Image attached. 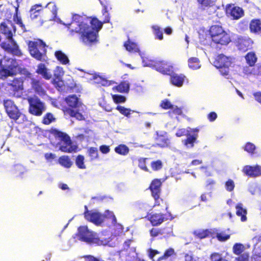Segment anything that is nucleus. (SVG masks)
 I'll return each instance as SVG.
<instances>
[{
  "label": "nucleus",
  "mask_w": 261,
  "mask_h": 261,
  "mask_svg": "<svg viewBox=\"0 0 261 261\" xmlns=\"http://www.w3.org/2000/svg\"><path fill=\"white\" fill-rule=\"evenodd\" d=\"M67 28L69 35L73 36L75 34H81V39L86 44L97 42V32L91 30L90 25L83 20V17L74 14L70 23L64 24Z\"/></svg>",
  "instance_id": "nucleus-1"
},
{
  "label": "nucleus",
  "mask_w": 261,
  "mask_h": 261,
  "mask_svg": "<svg viewBox=\"0 0 261 261\" xmlns=\"http://www.w3.org/2000/svg\"><path fill=\"white\" fill-rule=\"evenodd\" d=\"M85 211L84 213L85 218L89 222H91L96 225H99L102 223L106 219H110L111 223L113 225H116L117 223V220L114 213L112 212L107 210L106 211L105 214L101 213L89 211L86 205L85 206Z\"/></svg>",
  "instance_id": "nucleus-2"
},
{
  "label": "nucleus",
  "mask_w": 261,
  "mask_h": 261,
  "mask_svg": "<svg viewBox=\"0 0 261 261\" xmlns=\"http://www.w3.org/2000/svg\"><path fill=\"white\" fill-rule=\"evenodd\" d=\"M50 133L56 138L60 140L59 143V150L63 152L72 153L77 151V146L72 145V142L70 137L65 133L56 128H51Z\"/></svg>",
  "instance_id": "nucleus-3"
},
{
  "label": "nucleus",
  "mask_w": 261,
  "mask_h": 261,
  "mask_svg": "<svg viewBox=\"0 0 261 261\" xmlns=\"http://www.w3.org/2000/svg\"><path fill=\"white\" fill-rule=\"evenodd\" d=\"M31 56L37 61H44L47 58V46L41 39L35 41H29L27 43Z\"/></svg>",
  "instance_id": "nucleus-4"
},
{
  "label": "nucleus",
  "mask_w": 261,
  "mask_h": 261,
  "mask_svg": "<svg viewBox=\"0 0 261 261\" xmlns=\"http://www.w3.org/2000/svg\"><path fill=\"white\" fill-rule=\"evenodd\" d=\"M208 33L212 41L215 44L226 45L231 41L229 35L221 25H212Z\"/></svg>",
  "instance_id": "nucleus-5"
},
{
  "label": "nucleus",
  "mask_w": 261,
  "mask_h": 261,
  "mask_svg": "<svg viewBox=\"0 0 261 261\" xmlns=\"http://www.w3.org/2000/svg\"><path fill=\"white\" fill-rule=\"evenodd\" d=\"M27 100L29 104V112L34 116H41L46 110L45 103L36 96L29 97Z\"/></svg>",
  "instance_id": "nucleus-6"
},
{
  "label": "nucleus",
  "mask_w": 261,
  "mask_h": 261,
  "mask_svg": "<svg viewBox=\"0 0 261 261\" xmlns=\"http://www.w3.org/2000/svg\"><path fill=\"white\" fill-rule=\"evenodd\" d=\"M4 106L6 112L8 117L13 120L15 122H17L19 118L21 117H24L17 106L14 103V102L11 99L4 100Z\"/></svg>",
  "instance_id": "nucleus-7"
},
{
  "label": "nucleus",
  "mask_w": 261,
  "mask_h": 261,
  "mask_svg": "<svg viewBox=\"0 0 261 261\" xmlns=\"http://www.w3.org/2000/svg\"><path fill=\"white\" fill-rule=\"evenodd\" d=\"M148 66L164 75H170L173 71V66L163 60L150 61Z\"/></svg>",
  "instance_id": "nucleus-8"
},
{
  "label": "nucleus",
  "mask_w": 261,
  "mask_h": 261,
  "mask_svg": "<svg viewBox=\"0 0 261 261\" xmlns=\"http://www.w3.org/2000/svg\"><path fill=\"white\" fill-rule=\"evenodd\" d=\"M146 217H148L147 219L153 226H159L163 222L168 220H171L173 219V217L170 213L165 214L162 213H152L148 214Z\"/></svg>",
  "instance_id": "nucleus-9"
},
{
  "label": "nucleus",
  "mask_w": 261,
  "mask_h": 261,
  "mask_svg": "<svg viewBox=\"0 0 261 261\" xmlns=\"http://www.w3.org/2000/svg\"><path fill=\"white\" fill-rule=\"evenodd\" d=\"M23 81L21 78H15L11 83L7 84L8 91L10 96L14 97H20V95L18 94L19 91L23 89Z\"/></svg>",
  "instance_id": "nucleus-10"
},
{
  "label": "nucleus",
  "mask_w": 261,
  "mask_h": 261,
  "mask_svg": "<svg viewBox=\"0 0 261 261\" xmlns=\"http://www.w3.org/2000/svg\"><path fill=\"white\" fill-rule=\"evenodd\" d=\"M238 49L242 51H246L252 47L253 41L248 36H239L235 41Z\"/></svg>",
  "instance_id": "nucleus-11"
},
{
  "label": "nucleus",
  "mask_w": 261,
  "mask_h": 261,
  "mask_svg": "<svg viewBox=\"0 0 261 261\" xmlns=\"http://www.w3.org/2000/svg\"><path fill=\"white\" fill-rule=\"evenodd\" d=\"M226 13L233 19H238L244 15L243 10L234 4H227L226 6Z\"/></svg>",
  "instance_id": "nucleus-12"
},
{
  "label": "nucleus",
  "mask_w": 261,
  "mask_h": 261,
  "mask_svg": "<svg viewBox=\"0 0 261 261\" xmlns=\"http://www.w3.org/2000/svg\"><path fill=\"white\" fill-rule=\"evenodd\" d=\"M9 40L11 43L12 45L6 42H2L0 44L1 47L8 53L16 56H21L22 55L21 51L19 49L18 45L15 40L13 38L12 40Z\"/></svg>",
  "instance_id": "nucleus-13"
},
{
  "label": "nucleus",
  "mask_w": 261,
  "mask_h": 261,
  "mask_svg": "<svg viewBox=\"0 0 261 261\" xmlns=\"http://www.w3.org/2000/svg\"><path fill=\"white\" fill-rule=\"evenodd\" d=\"M78 236L80 240L91 243L93 241V236L87 226H81L78 228Z\"/></svg>",
  "instance_id": "nucleus-14"
},
{
  "label": "nucleus",
  "mask_w": 261,
  "mask_h": 261,
  "mask_svg": "<svg viewBox=\"0 0 261 261\" xmlns=\"http://www.w3.org/2000/svg\"><path fill=\"white\" fill-rule=\"evenodd\" d=\"M242 172L250 177H256L261 175V166L256 165L254 166L250 165L245 166Z\"/></svg>",
  "instance_id": "nucleus-15"
},
{
  "label": "nucleus",
  "mask_w": 261,
  "mask_h": 261,
  "mask_svg": "<svg viewBox=\"0 0 261 261\" xmlns=\"http://www.w3.org/2000/svg\"><path fill=\"white\" fill-rule=\"evenodd\" d=\"M0 29L2 33L5 35L8 40H12V30L15 31V27L13 23L9 21L7 23L2 22L0 25Z\"/></svg>",
  "instance_id": "nucleus-16"
},
{
  "label": "nucleus",
  "mask_w": 261,
  "mask_h": 261,
  "mask_svg": "<svg viewBox=\"0 0 261 261\" xmlns=\"http://www.w3.org/2000/svg\"><path fill=\"white\" fill-rule=\"evenodd\" d=\"M214 64L217 68L230 66L231 64V59L223 54H220L217 57L214 61Z\"/></svg>",
  "instance_id": "nucleus-17"
},
{
  "label": "nucleus",
  "mask_w": 261,
  "mask_h": 261,
  "mask_svg": "<svg viewBox=\"0 0 261 261\" xmlns=\"http://www.w3.org/2000/svg\"><path fill=\"white\" fill-rule=\"evenodd\" d=\"M170 83L177 87H181L186 80V76L184 74H177L173 72L169 75Z\"/></svg>",
  "instance_id": "nucleus-18"
},
{
  "label": "nucleus",
  "mask_w": 261,
  "mask_h": 261,
  "mask_svg": "<svg viewBox=\"0 0 261 261\" xmlns=\"http://www.w3.org/2000/svg\"><path fill=\"white\" fill-rule=\"evenodd\" d=\"M162 182L161 179L154 178L150 184L148 189L151 192V195L161 194Z\"/></svg>",
  "instance_id": "nucleus-19"
},
{
  "label": "nucleus",
  "mask_w": 261,
  "mask_h": 261,
  "mask_svg": "<svg viewBox=\"0 0 261 261\" xmlns=\"http://www.w3.org/2000/svg\"><path fill=\"white\" fill-rule=\"evenodd\" d=\"M156 145L162 148L168 147L170 143V140L167 136L166 132L156 133V137L155 139Z\"/></svg>",
  "instance_id": "nucleus-20"
},
{
  "label": "nucleus",
  "mask_w": 261,
  "mask_h": 261,
  "mask_svg": "<svg viewBox=\"0 0 261 261\" xmlns=\"http://www.w3.org/2000/svg\"><path fill=\"white\" fill-rule=\"evenodd\" d=\"M194 234L197 238L202 239L207 237L215 238L216 229H206L201 230L195 231Z\"/></svg>",
  "instance_id": "nucleus-21"
},
{
  "label": "nucleus",
  "mask_w": 261,
  "mask_h": 261,
  "mask_svg": "<svg viewBox=\"0 0 261 261\" xmlns=\"http://www.w3.org/2000/svg\"><path fill=\"white\" fill-rule=\"evenodd\" d=\"M249 30L251 33L261 36V19H252L249 23Z\"/></svg>",
  "instance_id": "nucleus-22"
},
{
  "label": "nucleus",
  "mask_w": 261,
  "mask_h": 261,
  "mask_svg": "<svg viewBox=\"0 0 261 261\" xmlns=\"http://www.w3.org/2000/svg\"><path fill=\"white\" fill-rule=\"evenodd\" d=\"M32 88L34 91L40 95H44L45 91L44 90L43 85V83L39 80L32 78L31 79Z\"/></svg>",
  "instance_id": "nucleus-23"
},
{
  "label": "nucleus",
  "mask_w": 261,
  "mask_h": 261,
  "mask_svg": "<svg viewBox=\"0 0 261 261\" xmlns=\"http://www.w3.org/2000/svg\"><path fill=\"white\" fill-rule=\"evenodd\" d=\"M36 72L40 74L45 80H48L51 78V74L48 72L47 68L43 63H40L38 65Z\"/></svg>",
  "instance_id": "nucleus-24"
},
{
  "label": "nucleus",
  "mask_w": 261,
  "mask_h": 261,
  "mask_svg": "<svg viewBox=\"0 0 261 261\" xmlns=\"http://www.w3.org/2000/svg\"><path fill=\"white\" fill-rule=\"evenodd\" d=\"M186 136L187 138L182 141L183 144L187 147H193L194 143L196 142L198 135L191 134V133H189Z\"/></svg>",
  "instance_id": "nucleus-25"
},
{
  "label": "nucleus",
  "mask_w": 261,
  "mask_h": 261,
  "mask_svg": "<svg viewBox=\"0 0 261 261\" xmlns=\"http://www.w3.org/2000/svg\"><path fill=\"white\" fill-rule=\"evenodd\" d=\"M129 90V84L125 81H121L119 84L114 86L113 90L119 93H127Z\"/></svg>",
  "instance_id": "nucleus-26"
},
{
  "label": "nucleus",
  "mask_w": 261,
  "mask_h": 261,
  "mask_svg": "<svg viewBox=\"0 0 261 261\" xmlns=\"http://www.w3.org/2000/svg\"><path fill=\"white\" fill-rule=\"evenodd\" d=\"M56 121L57 118L53 113L47 112L43 116L41 123L44 125H48L56 122Z\"/></svg>",
  "instance_id": "nucleus-27"
},
{
  "label": "nucleus",
  "mask_w": 261,
  "mask_h": 261,
  "mask_svg": "<svg viewBox=\"0 0 261 261\" xmlns=\"http://www.w3.org/2000/svg\"><path fill=\"white\" fill-rule=\"evenodd\" d=\"M236 214L238 216L241 217V220L242 222L247 220L246 215L247 212L246 209L243 208V204L241 203H238L236 206Z\"/></svg>",
  "instance_id": "nucleus-28"
},
{
  "label": "nucleus",
  "mask_w": 261,
  "mask_h": 261,
  "mask_svg": "<svg viewBox=\"0 0 261 261\" xmlns=\"http://www.w3.org/2000/svg\"><path fill=\"white\" fill-rule=\"evenodd\" d=\"M126 50L130 53H138L140 51V49L138 45L135 42H134L128 39L123 44Z\"/></svg>",
  "instance_id": "nucleus-29"
},
{
  "label": "nucleus",
  "mask_w": 261,
  "mask_h": 261,
  "mask_svg": "<svg viewBox=\"0 0 261 261\" xmlns=\"http://www.w3.org/2000/svg\"><path fill=\"white\" fill-rule=\"evenodd\" d=\"M59 164L65 168H70L73 165L70 158L68 155H62L58 159Z\"/></svg>",
  "instance_id": "nucleus-30"
},
{
  "label": "nucleus",
  "mask_w": 261,
  "mask_h": 261,
  "mask_svg": "<svg viewBox=\"0 0 261 261\" xmlns=\"http://www.w3.org/2000/svg\"><path fill=\"white\" fill-rule=\"evenodd\" d=\"M55 56L57 60L63 65H67L69 63L68 57L61 50L56 51Z\"/></svg>",
  "instance_id": "nucleus-31"
},
{
  "label": "nucleus",
  "mask_w": 261,
  "mask_h": 261,
  "mask_svg": "<svg viewBox=\"0 0 261 261\" xmlns=\"http://www.w3.org/2000/svg\"><path fill=\"white\" fill-rule=\"evenodd\" d=\"M42 9V6L41 4H36L32 6L30 11L31 19L37 18L40 15V12Z\"/></svg>",
  "instance_id": "nucleus-32"
},
{
  "label": "nucleus",
  "mask_w": 261,
  "mask_h": 261,
  "mask_svg": "<svg viewBox=\"0 0 261 261\" xmlns=\"http://www.w3.org/2000/svg\"><path fill=\"white\" fill-rule=\"evenodd\" d=\"M65 112L69 115L71 117H75L77 120L81 121L84 120L85 117L84 115L80 113L78 111H75L71 108H66Z\"/></svg>",
  "instance_id": "nucleus-33"
},
{
  "label": "nucleus",
  "mask_w": 261,
  "mask_h": 261,
  "mask_svg": "<svg viewBox=\"0 0 261 261\" xmlns=\"http://www.w3.org/2000/svg\"><path fill=\"white\" fill-rule=\"evenodd\" d=\"M101 5L102 6V13L105 15L106 14V18L103 20V23H107L110 21V17L108 14L109 3L106 0H99Z\"/></svg>",
  "instance_id": "nucleus-34"
},
{
  "label": "nucleus",
  "mask_w": 261,
  "mask_h": 261,
  "mask_svg": "<svg viewBox=\"0 0 261 261\" xmlns=\"http://www.w3.org/2000/svg\"><path fill=\"white\" fill-rule=\"evenodd\" d=\"M65 101L69 107L75 108L78 106L79 99L75 95H71L67 96Z\"/></svg>",
  "instance_id": "nucleus-35"
},
{
  "label": "nucleus",
  "mask_w": 261,
  "mask_h": 261,
  "mask_svg": "<svg viewBox=\"0 0 261 261\" xmlns=\"http://www.w3.org/2000/svg\"><path fill=\"white\" fill-rule=\"evenodd\" d=\"M247 63L250 66H253L257 61V57L254 52L250 51L245 56Z\"/></svg>",
  "instance_id": "nucleus-36"
},
{
  "label": "nucleus",
  "mask_w": 261,
  "mask_h": 261,
  "mask_svg": "<svg viewBox=\"0 0 261 261\" xmlns=\"http://www.w3.org/2000/svg\"><path fill=\"white\" fill-rule=\"evenodd\" d=\"M165 228L153 227L149 230V234L152 239L159 236H162L169 233L165 232Z\"/></svg>",
  "instance_id": "nucleus-37"
},
{
  "label": "nucleus",
  "mask_w": 261,
  "mask_h": 261,
  "mask_svg": "<svg viewBox=\"0 0 261 261\" xmlns=\"http://www.w3.org/2000/svg\"><path fill=\"white\" fill-rule=\"evenodd\" d=\"M91 25L90 27L92 30L98 32L102 27V22L100 21L97 18L94 17L90 20Z\"/></svg>",
  "instance_id": "nucleus-38"
},
{
  "label": "nucleus",
  "mask_w": 261,
  "mask_h": 261,
  "mask_svg": "<svg viewBox=\"0 0 261 261\" xmlns=\"http://www.w3.org/2000/svg\"><path fill=\"white\" fill-rule=\"evenodd\" d=\"M188 65L193 70L198 69L200 67V61L197 58L191 57L188 60Z\"/></svg>",
  "instance_id": "nucleus-39"
},
{
  "label": "nucleus",
  "mask_w": 261,
  "mask_h": 261,
  "mask_svg": "<svg viewBox=\"0 0 261 261\" xmlns=\"http://www.w3.org/2000/svg\"><path fill=\"white\" fill-rule=\"evenodd\" d=\"M153 33L154 35L155 38L159 40L163 39V34L162 29L157 25H153L151 26Z\"/></svg>",
  "instance_id": "nucleus-40"
},
{
  "label": "nucleus",
  "mask_w": 261,
  "mask_h": 261,
  "mask_svg": "<svg viewBox=\"0 0 261 261\" xmlns=\"http://www.w3.org/2000/svg\"><path fill=\"white\" fill-rule=\"evenodd\" d=\"M115 151L120 155H125L129 152L128 147L124 144H120L116 146L115 149Z\"/></svg>",
  "instance_id": "nucleus-41"
},
{
  "label": "nucleus",
  "mask_w": 261,
  "mask_h": 261,
  "mask_svg": "<svg viewBox=\"0 0 261 261\" xmlns=\"http://www.w3.org/2000/svg\"><path fill=\"white\" fill-rule=\"evenodd\" d=\"M11 172L13 174L16 175V176H19L21 175L24 172V168L21 164H16L15 165L12 170Z\"/></svg>",
  "instance_id": "nucleus-42"
},
{
  "label": "nucleus",
  "mask_w": 261,
  "mask_h": 261,
  "mask_svg": "<svg viewBox=\"0 0 261 261\" xmlns=\"http://www.w3.org/2000/svg\"><path fill=\"white\" fill-rule=\"evenodd\" d=\"M168 115L171 117H177L182 114L181 108H178L177 106L173 107L168 112Z\"/></svg>",
  "instance_id": "nucleus-43"
},
{
  "label": "nucleus",
  "mask_w": 261,
  "mask_h": 261,
  "mask_svg": "<svg viewBox=\"0 0 261 261\" xmlns=\"http://www.w3.org/2000/svg\"><path fill=\"white\" fill-rule=\"evenodd\" d=\"M197 2L202 10L212 7L214 5L213 0H197Z\"/></svg>",
  "instance_id": "nucleus-44"
},
{
  "label": "nucleus",
  "mask_w": 261,
  "mask_h": 261,
  "mask_svg": "<svg viewBox=\"0 0 261 261\" xmlns=\"http://www.w3.org/2000/svg\"><path fill=\"white\" fill-rule=\"evenodd\" d=\"M88 154L90 158L91 161L98 159L99 154L98 149L96 147H91L88 149Z\"/></svg>",
  "instance_id": "nucleus-45"
},
{
  "label": "nucleus",
  "mask_w": 261,
  "mask_h": 261,
  "mask_svg": "<svg viewBox=\"0 0 261 261\" xmlns=\"http://www.w3.org/2000/svg\"><path fill=\"white\" fill-rule=\"evenodd\" d=\"M116 109L118 110L121 114L128 118L130 117L131 112H134V111L130 109L126 108L123 106L119 105L117 106Z\"/></svg>",
  "instance_id": "nucleus-46"
},
{
  "label": "nucleus",
  "mask_w": 261,
  "mask_h": 261,
  "mask_svg": "<svg viewBox=\"0 0 261 261\" xmlns=\"http://www.w3.org/2000/svg\"><path fill=\"white\" fill-rule=\"evenodd\" d=\"M161 194H158L151 196L154 200V206L166 205V209H167V206L166 202L161 197Z\"/></svg>",
  "instance_id": "nucleus-47"
},
{
  "label": "nucleus",
  "mask_w": 261,
  "mask_h": 261,
  "mask_svg": "<svg viewBox=\"0 0 261 261\" xmlns=\"http://www.w3.org/2000/svg\"><path fill=\"white\" fill-rule=\"evenodd\" d=\"M174 255H175V252L174 249L169 248L165 250L164 254L158 258V260H166L169 257Z\"/></svg>",
  "instance_id": "nucleus-48"
},
{
  "label": "nucleus",
  "mask_w": 261,
  "mask_h": 261,
  "mask_svg": "<svg viewBox=\"0 0 261 261\" xmlns=\"http://www.w3.org/2000/svg\"><path fill=\"white\" fill-rule=\"evenodd\" d=\"M149 160L147 158H140L138 159V167L142 170L146 172H150L146 166V162Z\"/></svg>",
  "instance_id": "nucleus-49"
},
{
  "label": "nucleus",
  "mask_w": 261,
  "mask_h": 261,
  "mask_svg": "<svg viewBox=\"0 0 261 261\" xmlns=\"http://www.w3.org/2000/svg\"><path fill=\"white\" fill-rule=\"evenodd\" d=\"M64 72L62 67L57 66L56 68L54 73V78L53 80H60L62 79V76L64 75Z\"/></svg>",
  "instance_id": "nucleus-50"
},
{
  "label": "nucleus",
  "mask_w": 261,
  "mask_h": 261,
  "mask_svg": "<svg viewBox=\"0 0 261 261\" xmlns=\"http://www.w3.org/2000/svg\"><path fill=\"white\" fill-rule=\"evenodd\" d=\"M84 156L82 154L78 155L75 159V164L77 168L81 169H86V166L84 163Z\"/></svg>",
  "instance_id": "nucleus-51"
},
{
  "label": "nucleus",
  "mask_w": 261,
  "mask_h": 261,
  "mask_svg": "<svg viewBox=\"0 0 261 261\" xmlns=\"http://www.w3.org/2000/svg\"><path fill=\"white\" fill-rule=\"evenodd\" d=\"M210 261H229L222 256L219 252H213L210 256Z\"/></svg>",
  "instance_id": "nucleus-52"
},
{
  "label": "nucleus",
  "mask_w": 261,
  "mask_h": 261,
  "mask_svg": "<svg viewBox=\"0 0 261 261\" xmlns=\"http://www.w3.org/2000/svg\"><path fill=\"white\" fill-rule=\"evenodd\" d=\"M230 234H226L224 232L217 233V229H216L215 238H216L218 241L220 242H225L228 240L230 238Z\"/></svg>",
  "instance_id": "nucleus-53"
},
{
  "label": "nucleus",
  "mask_w": 261,
  "mask_h": 261,
  "mask_svg": "<svg viewBox=\"0 0 261 261\" xmlns=\"http://www.w3.org/2000/svg\"><path fill=\"white\" fill-rule=\"evenodd\" d=\"M150 166L153 171H156L160 170L162 168L163 163L161 160H158L156 161H152L150 163Z\"/></svg>",
  "instance_id": "nucleus-54"
},
{
  "label": "nucleus",
  "mask_w": 261,
  "mask_h": 261,
  "mask_svg": "<svg viewBox=\"0 0 261 261\" xmlns=\"http://www.w3.org/2000/svg\"><path fill=\"white\" fill-rule=\"evenodd\" d=\"M244 250V246L240 243H236L233 246V253L238 255L242 254Z\"/></svg>",
  "instance_id": "nucleus-55"
},
{
  "label": "nucleus",
  "mask_w": 261,
  "mask_h": 261,
  "mask_svg": "<svg viewBox=\"0 0 261 261\" xmlns=\"http://www.w3.org/2000/svg\"><path fill=\"white\" fill-rule=\"evenodd\" d=\"M255 148L254 144L250 142H247L244 147L245 151L250 154L254 153Z\"/></svg>",
  "instance_id": "nucleus-56"
},
{
  "label": "nucleus",
  "mask_w": 261,
  "mask_h": 261,
  "mask_svg": "<svg viewBox=\"0 0 261 261\" xmlns=\"http://www.w3.org/2000/svg\"><path fill=\"white\" fill-rule=\"evenodd\" d=\"M53 83L59 91H62L65 89V85L62 79L60 80H53Z\"/></svg>",
  "instance_id": "nucleus-57"
},
{
  "label": "nucleus",
  "mask_w": 261,
  "mask_h": 261,
  "mask_svg": "<svg viewBox=\"0 0 261 261\" xmlns=\"http://www.w3.org/2000/svg\"><path fill=\"white\" fill-rule=\"evenodd\" d=\"M112 98L116 103H123L126 101V97L121 95L115 94L112 95Z\"/></svg>",
  "instance_id": "nucleus-58"
},
{
  "label": "nucleus",
  "mask_w": 261,
  "mask_h": 261,
  "mask_svg": "<svg viewBox=\"0 0 261 261\" xmlns=\"http://www.w3.org/2000/svg\"><path fill=\"white\" fill-rule=\"evenodd\" d=\"M173 106L168 99L162 100L160 103V107L165 110L171 109L173 108Z\"/></svg>",
  "instance_id": "nucleus-59"
},
{
  "label": "nucleus",
  "mask_w": 261,
  "mask_h": 261,
  "mask_svg": "<svg viewBox=\"0 0 261 261\" xmlns=\"http://www.w3.org/2000/svg\"><path fill=\"white\" fill-rule=\"evenodd\" d=\"M226 190L228 192H231L234 190L235 185L233 180L228 179L225 184Z\"/></svg>",
  "instance_id": "nucleus-60"
},
{
  "label": "nucleus",
  "mask_w": 261,
  "mask_h": 261,
  "mask_svg": "<svg viewBox=\"0 0 261 261\" xmlns=\"http://www.w3.org/2000/svg\"><path fill=\"white\" fill-rule=\"evenodd\" d=\"M0 74L2 76L4 75L6 77L13 75L14 74L13 68H11L10 69L3 68L1 71H0Z\"/></svg>",
  "instance_id": "nucleus-61"
},
{
  "label": "nucleus",
  "mask_w": 261,
  "mask_h": 261,
  "mask_svg": "<svg viewBox=\"0 0 261 261\" xmlns=\"http://www.w3.org/2000/svg\"><path fill=\"white\" fill-rule=\"evenodd\" d=\"M189 133V128H179L176 132L175 135L177 137L187 136Z\"/></svg>",
  "instance_id": "nucleus-62"
},
{
  "label": "nucleus",
  "mask_w": 261,
  "mask_h": 261,
  "mask_svg": "<svg viewBox=\"0 0 261 261\" xmlns=\"http://www.w3.org/2000/svg\"><path fill=\"white\" fill-rule=\"evenodd\" d=\"M249 255L247 252H245L236 258V261H249Z\"/></svg>",
  "instance_id": "nucleus-63"
},
{
  "label": "nucleus",
  "mask_w": 261,
  "mask_h": 261,
  "mask_svg": "<svg viewBox=\"0 0 261 261\" xmlns=\"http://www.w3.org/2000/svg\"><path fill=\"white\" fill-rule=\"evenodd\" d=\"M185 261H196L193 254L191 252L186 253L184 256Z\"/></svg>",
  "instance_id": "nucleus-64"
}]
</instances>
